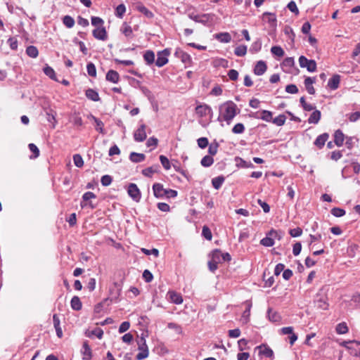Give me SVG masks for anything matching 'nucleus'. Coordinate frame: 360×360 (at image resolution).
Returning a JSON list of instances; mask_svg holds the SVG:
<instances>
[{"mask_svg": "<svg viewBox=\"0 0 360 360\" xmlns=\"http://www.w3.org/2000/svg\"><path fill=\"white\" fill-rule=\"evenodd\" d=\"M145 155L143 153H138L135 152H132L130 153L129 159L133 162H141L145 160Z\"/></svg>", "mask_w": 360, "mask_h": 360, "instance_id": "obj_22", "label": "nucleus"}, {"mask_svg": "<svg viewBox=\"0 0 360 360\" xmlns=\"http://www.w3.org/2000/svg\"><path fill=\"white\" fill-rule=\"evenodd\" d=\"M85 94L86 96L91 101H98L100 100V97L98 92L93 89H88L86 91Z\"/></svg>", "mask_w": 360, "mask_h": 360, "instance_id": "obj_23", "label": "nucleus"}, {"mask_svg": "<svg viewBox=\"0 0 360 360\" xmlns=\"http://www.w3.org/2000/svg\"><path fill=\"white\" fill-rule=\"evenodd\" d=\"M86 336L88 338H93L94 336L97 337L98 339H101L103 335V330L100 328H96L91 330H87L86 333Z\"/></svg>", "mask_w": 360, "mask_h": 360, "instance_id": "obj_21", "label": "nucleus"}, {"mask_svg": "<svg viewBox=\"0 0 360 360\" xmlns=\"http://www.w3.org/2000/svg\"><path fill=\"white\" fill-rule=\"evenodd\" d=\"M146 126L144 124L140 125V127L134 131V139L136 142H143L146 139Z\"/></svg>", "mask_w": 360, "mask_h": 360, "instance_id": "obj_9", "label": "nucleus"}, {"mask_svg": "<svg viewBox=\"0 0 360 360\" xmlns=\"http://www.w3.org/2000/svg\"><path fill=\"white\" fill-rule=\"evenodd\" d=\"M302 250V244L300 242H297L293 245L292 248V253L295 256H297L300 255Z\"/></svg>", "mask_w": 360, "mask_h": 360, "instance_id": "obj_64", "label": "nucleus"}, {"mask_svg": "<svg viewBox=\"0 0 360 360\" xmlns=\"http://www.w3.org/2000/svg\"><path fill=\"white\" fill-rule=\"evenodd\" d=\"M29 149L30 150L31 152H32L34 153V158H37V157H39V150L38 149V148L37 147V146L34 143H30L29 146Z\"/></svg>", "mask_w": 360, "mask_h": 360, "instance_id": "obj_63", "label": "nucleus"}, {"mask_svg": "<svg viewBox=\"0 0 360 360\" xmlns=\"http://www.w3.org/2000/svg\"><path fill=\"white\" fill-rule=\"evenodd\" d=\"M259 118L262 120H264L266 122H271L272 120V112L269 110H262L260 112V116Z\"/></svg>", "mask_w": 360, "mask_h": 360, "instance_id": "obj_36", "label": "nucleus"}, {"mask_svg": "<svg viewBox=\"0 0 360 360\" xmlns=\"http://www.w3.org/2000/svg\"><path fill=\"white\" fill-rule=\"evenodd\" d=\"M271 52L272 54L278 57H283L285 53L283 49L278 46H272L271 49Z\"/></svg>", "mask_w": 360, "mask_h": 360, "instance_id": "obj_43", "label": "nucleus"}, {"mask_svg": "<svg viewBox=\"0 0 360 360\" xmlns=\"http://www.w3.org/2000/svg\"><path fill=\"white\" fill-rule=\"evenodd\" d=\"M197 142H198V146L200 148H205L209 144L208 139L205 137L199 138L197 140Z\"/></svg>", "mask_w": 360, "mask_h": 360, "instance_id": "obj_57", "label": "nucleus"}, {"mask_svg": "<svg viewBox=\"0 0 360 360\" xmlns=\"http://www.w3.org/2000/svg\"><path fill=\"white\" fill-rule=\"evenodd\" d=\"M237 105L233 101H229L224 103L219 106V115L217 120L225 121L227 124H230L237 115Z\"/></svg>", "mask_w": 360, "mask_h": 360, "instance_id": "obj_1", "label": "nucleus"}, {"mask_svg": "<svg viewBox=\"0 0 360 360\" xmlns=\"http://www.w3.org/2000/svg\"><path fill=\"white\" fill-rule=\"evenodd\" d=\"M106 80L113 84H117L120 80V75L115 70H109L105 76Z\"/></svg>", "mask_w": 360, "mask_h": 360, "instance_id": "obj_16", "label": "nucleus"}, {"mask_svg": "<svg viewBox=\"0 0 360 360\" xmlns=\"http://www.w3.org/2000/svg\"><path fill=\"white\" fill-rule=\"evenodd\" d=\"M260 243L265 247H271L274 245V240L271 237L266 236L261 240Z\"/></svg>", "mask_w": 360, "mask_h": 360, "instance_id": "obj_51", "label": "nucleus"}, {"mask_svg": "<svg viewBox=\"0 0 360 360\" xmlns=\"http://www.w3.org/2000/svg\"><path fill=\"white\" fill-rule=\"evenodd\" d=\"M321 119V112L318 110H314L308 119L310 124H317Z\"/></svg>", "mask_w": 360, "mask_h": 360, "instance_id": "obj_25", "label": "nucleus"}, {"mask_svg": "<svg viewBox=\"0 0 360 360\" xmlns=\"http://www.w3.org/2000/svg\"><path fill=\"white\" fill-rule=\"evenodd\" d=\"M264 347L263 350L260 351V354L264 355L266 357L269 358H273L274 357V352L273 350L266 346L264 345H259L256 347V349H262V347Z\"/></svg>", "mask_w": 360, "mask_h": 360, "instance_id": "obj_31", "label": "nucleus"}, {"mask_svg": "<svg viewBox=\"0 0 360 360\" xmlns=\"http://www.w3.org/2000/svg\"><path fill=\"white\" fill-rule=\"evenodd\" d=\"M112 179L110 175H104L101 177V182L104 186H108L112 183Z\"/></svg>", "mask_w": 360, "mask_h": 360, "instance_id": "obj_58", "label": "nucleus"}, {"mask_svg": "<svg viewBox=\"0 0 360 360\" xmlns=\"http://www.w3.org/2000/svg\"><path fill=\"white\" fill-rule=\"evenodd\" d=\"M90 117L95 122V123L96 124V129L99 133L104 134H105V131H104V129H103V126H104L103 122L101 120H100L98 118H96V117H94V115H91Z\"/></svg>", "mask_w": 360, "mask_h": 360, "instance_id": "obj_34", "label": "nucleus"}, {"mask_svg": "<svg viewBox=\"0 0 360 360\" xmlns=\"http://www.w3.org/2000/svg\"><path fill=\"white\" fill-rule=\"evenodd\" d=\"M71 307L72 309L79 311L82 309V304L80 299L77 296H74L70 302Z\"/></svg>", "mask_w": 360, "mask_h": 360, "instance_id": "obj_27", "label": "nucleus"}, {"mask_svg": "<svg viewBox=\"0 0 360 360\" xmlns=\"http://www.w3.org/2000/svg\"><path fill=\"white\" fill-rule=\"evenodd\" d=\"M216 38L224 43H229L231 41V37L228 32H221L216 35Z\"/></svg>", "mask_w": 360, "mask_h": 360, "instance_id": "obj_30", "label": "nucleus"}, {"mask_svg": "<svg viewBox=\"0 0 360 360\" xmlns=\"http://www.w3.org/2000/svg\"><path fill=\"white\" fill-rule=\"evenodd\" d=\"M63 22L68 28H72L75 25V20L70 15H65Z\"/></svg>", "mask_w": 360, "mask_h": 360, "instance_id": "obj_39", "label": "nucleus"}, {"mask_svg": "<svg viewBox=\"0 0 360 360\" xmlns=\"http://www.w3.org/2000/svg\"><path fill=\"white\" fill-rule=\"evenodd\" d=\"M225 178L223 176H219L212 179V184L215 189H219L224 182Z\"/></svg>", "mask_w": 360, "mask_h": 360, "instance_id": "obj_28", "label": "nucleus"}, {"mask_svg": "<svg viewBox=\"0 0 360 360\" xmlns=\"http://www.w3.org/2000/svg\"><path fill=\"white\" fill-rule=\"evenodd\" d=\"M288 8L292 13H295L296 15H297L299 13V10L297 7V5L295 4V1H291L288 3V6H287Z\"/></svg>", "mask_w": 360, "mask_h": 360, "instance_id": "obj_60", "label": "nucleus"}, {"mask_svg": "<svg viewBox=\"0 0 360 360\" xmlns=\"http://www.w3.org/2000/svg\"><path fill=\"white\" fill-rule=\"evenodd\" d=\"M158 166L149 167L142 170V174L145 176L151 177L153 174L158 172Z\"/></svg>", "mask_w": 360, "mask_h": 360, "instance_id": "obj_38", "label": "nucleus"}, {"mask_svg": "<svg viewBox=\"0 0 360 360\" xmlns=\"http://www.w3.org/2000/svg\"><path fill=\"white\" fill-rule=\"evenodd\" d=\"M286 120V117L284 115H279L274 119H272L271 122L276 125L281 127L283 126Z\"/></svg>", "mask_w": 360, "mask_h": 360, "instance_id": "obj_40", "label": "nucleus"}, {"mask_svg": "<svg viewBox=\"0 0 360 360\" xmlns=\"http://www.w3.org/2000/svg\"><path fill=\"white\" fill-rule=\"evenodd\" d=\"M160 161L162 165V167L168 170L171 168L170 162L168 160L167 157L165 155H160Z\"/></svg>", "mask_w": 360, "mask_h": 360, "instance_id": "obj_50", "label": "nucleus"}, {"mask_svg": "<svg viewBox=\"0 0 360 360\" xmlns=\"http://www.w3.org/2000/svg\"><path fill=\"white\" fill-rule=\"evenodd\" d=\"M202 234L208 240H211L212 238V232L207 226H203Z\"/></svg>", "mask_w": 360, "mask_h": 360, "instance_id": "obj_56", "label": "nucleus"}, {"mask_svg": "<svg viewBox=\"0 0 360 360\" xmlns=\"http://www.w3.org/2000/svg\"><path fill=\"white\" fill-rule=\"evenodd\" d=\"M129 195L136 202H139L141 198V194L136 184H129L127 188Z\"/></svg>", "mask_w": 360, "mask_h": 360, "instance_id": "obj_8", "label": "nucleus"}, {"mask_svg": "<svg viewBox=\"0 0 360 360\" xmlns=\"http://www.w3.org/2000/svg\"><path fill=\"white\" fill-rule=\"evenodd\" d=\"M263 20L268 22L269 26L271 27H275L276 26V16L274 13H264L263 14Z\"/></svg>", "mask_w": 360, "mask_h": 360, "instance_id": "obj_11", "label": "nucleus"}, {"mask_svg": "<svg viewBox=\"0 0 360 360\" xmlns=\"http://www.w3.org/2000/svg\"><path fill=\"white\" fill-rule=\"evenodd\" d=\"M211 259L214 262L220 264L225 261H230L231 257L228 252L222 253L220 250L215 249L211 253Z\"/></svg>", "mask_w": 360, "mask_h": 360, "instance_id": "obj_4", "label": "nucleus"}, {"mask_svg": "<svg viewBox=\"0 0 360 360\" xmlns=\"http://www.w3.org/2000/svg\"><path fill=\"white\" fill-rule=\"evenodd\" d=\"M336 332L338 334H345L348 332V327L345 323H339L336 327Z\"/></svg>", "mask_w": 360, "mask_h": 360, "instance_id": "obj_46", "label": "nucleus"}, {"mask_svg": "<svg viewBox=\"0 0 360 360\" xmlns=\"http://www.w3.org/2000/svg\"><path fill=\"white\" fill-rule=\"evenodd\" d=\"M143 58L147 64L150 65L155 62V53L153 51H146L143 55Z\"/></svg>", "mask_w": 360, "mask_h": 360, "instance_id": "obj_32", "label": "nucleus"}, {"mask_svg": "<svg viewBox=\"0 0 360 360\" xmlns=\"http://www.w3.org/2000/svg\"><path fill=\"white\" fill-rule=\"evenodd\" d=\"M141 252H143L146 255H153L155 257H158L159 255V251L156 248H153L151 250L141 248Z\"/></svg>", "mask_w": 360, "mask_h": 360, "instance_id": "obj_55", "label": "nucleus"}, {"mask_svg": "<svg viewBox=\"0 0 360 360\" xmlns=\"http://www.w3.org/2000/svg\"><path fill=\"white\" fill-rule=\"evenodd\" d=\"M96 198V195L93 192L88 191L84 193V195H82V200L83 202H86L91 199H94Z\"/></svg>", "mask_w": 360, "mask_h": 360, "instance_id": "obj_61", "label": "nucleus"}, {"mask_svg": "<svg viewBox=\"0 0 360 360\" xmlns=\"http://www.w3.org/2000/svg\"><path fill=\"white\" fill-rule=\"evenodd\" d=\"M73 162L75 165L77 167H82L84 165L83 158L79 154H75L73 155Z\"/></svg>", "mask_w": 360, "mask_h": 360, "instance_id": "obj_45", "label": "nucleus"}, {"mask_svg": "<svg viewBox=\"0 0 360 360\" xmlns=\"http://www.w3.org/2000/svg\"><path fill=\"white\" fill-rule=\"evenodd\" d=\"M136 9L141 13L144 14L147 18H151L153 17V13L143 4L137 5Z\"/></svg>", "mask_w": 360, "mask_h": 360, "instance_id": "obj_33", "label": "nucleus"}, {"mask_svg": "<svg viewBox=\"0 0 360 360\" xmlns=\"http://www.w3.org/2000/svg\"><path fill=\"white\" fill-rule=\"evenodd\" d=\"M92 34L96 39L101 41H105L108 38L106 30L103 26L97 27L94 29L92 32Z\"/></svg>", "mask_w": 360, "mask_h": 360, "instance_id": "obj_10", "label": "nucleus"}, {"mask_svg": "<svg viewBox=\"0 0 360 360\" xmlns=\"http://www.w3.org/2000/svg\"><path fill=\"white\" fill-rule=\"evenodd\" d=\"M86 70L89 76L95 77L96 76V66L93 63H89L86 65Z\"/></svg>", "mask_w": 360, "mask_h": 360, "instance_id": "obj_44", "label": "nucleus"}, {"mask_svg": "<svg viewBox=\"0 0 360 360\" xmlns=\"http://www.w3.org/2000/svg\"><path fill=\"white\" fill-rule=\"evenodd\" d=\"M120 31L127 37H132V34H133L132 28L127 22H124L122 24V25L120 28Z\"/></svg>", "mask_w": 360, "mask_h": 360, "instance_id": "obj_26", "label": "nucleus"}, {"mask_svg": "<svg viewBox=\"0 0 360 360\" xmlns=\"http://www.w3.org/2000/svg\"><path fill=\"white\" fill-rule=\"evenodd\" d=\"M330 212L334 217H340L345 214V210L339 207L333 208Z\"/></svg>", "mask_w": 360, "mask_h": 360, "instance_id": "obj_49", "label": "nucleus"}, {"mask_svg": "<svg viewBox=\"0 0 360 360\" xmlns=\"http://www.w3.org/2000/svg\"><path fill=\"white\" fill-rule=\"evenodd\" d=\"M104 21L99 17L94 16L91 18V24L94 26L101 27L103 24Z\"/></svg>", "mask_w": 360, "mask_h": 360, "instance_id": "obj_62", "label": "nucleus"}, {"mask_svg": "<svg viewBox=\"0 0 360 360\" xmlns=\"http://www.w3.org/2000/svg\"><path fill=\"white\" fill-rule=\"evenodd\" d=\"M315 82V78L314 77H307L304 79V86L307 91V92L309 94H315V89L313 86V84Z\"/></svg>", "mask_w": 360, "mask_h": 360, "instance_id": "obj_17", "label": "nucleus"}, {"mask_svg": "<svg viewBox=\"0 0 360 360\" xmlns=\"http://www.w3.org/2000/svg\"><path fill=\"white\" fill-rule=\"evenodd\" d=\"M262 48V42L259 39L255 41L251 46L250 51L252 53L258 52Z\"/></svg>", "mask_w": 360, "mask_h": 360, "instance_id": "obj_54", "label": "nucleus"}, {"mask_svg": "<svg viewBox=\"0 0 360 360\" xmlns=\"http://www.w3.org/2000/svg\"><path fill=\"white\" fill-rule=\"evenodd\" d=\"M26 53L31 58H37L38 54H39V51H38V49H37L36 46H29L27 49H26Z\"/></svg>", "mask_w": 360, "mask_h": 360, "instance_id": "obj_37", "label": "nucleus"}, {"mask_svg": "<svg viewBox=\"0 0 360 360\" xmlns=\"http://www.w3.org/2000/svg\"><path fill=\"white\" fill-rule=\"evenodd\" d=\"M267 66L264 61L259 60L257 63L254 68V73L256 75H262L266 71Z\"/></svg>", "mask_w": 360, "mask_h": 360, "instance_id": "obj_12", "label": "nucleus"}, {"mask_svg": "<svg viewBox=\"0 0 360 360\" xmlns=\"http://www.w3.org/2000/svg\"><path fill=\"white\" fill-rule=\"evenodd\" d=\"M143 278L146 282L150 283L153 279V276L149 270L146 269L143 273Z\"/></svg>", "mask_w": 360, "mask_h": 360, "instance_id": "obj_59", "label": "nucleus"}, {"mask_svg": "<svg viewBox=\"0 0 360 360\" xmlns=\"http://www.w3.org/2000/svg\"><path fill=\"white\" fill-rule=\"evenodd\" d=\"M44 72L45 73L46 75L49 77L51 79H56V73H55L54 70L52 68H51L48 65L46 66L44 68Z\"/></svg>", "mask_w": 360, "mask_h": 360, "instance_id": "obj_52", "label": "nucleus"}, {"mask_svg": "<svg viewBox=\"0 0 360 360\" xmlns=\"http://www.w3.org/2000/svg\"><path fill=\"white\" fill-rule=\"evenodd\" d=\"M340 76L339 75H333L328 82V86L331 90H335L339 87Z\"/></svg>", "mask_w": 360, "mask_h": 360, "instance_id": "obj_14", "label": "nucleus"}, {"mask_svg": "<svg viewBox=\"0 0 360 360\" xmlns=\"http://www.w3.org/2000/svg\"><path fill=\"white\" fill-rule=\"evenodd\" d=\"M218 148H219V143L217 142L212 143L209 146L208 153L210 155V156H213L217 154V153L218 151Z\"/></svg>", "mask_w": 360, "mask_h": 360, "instance_id": "obj_48", "label": "nucleus"}, {"mask_svg": "<svg viewBox=\"0 0 360 360\" xmlns=\"http://www.w3.org/2000/svg\"><path fill=\"white\" fill-rule=\"evenodd\" d=\"M326 300L327 299L326 297H320L319 298H317L315 300V303L317 307L323 310L327 309L328 307V304Z\"/></svg>", "mask_w": 360, "mask_h": 360, "instance_id": "obj_24", "label": "nucleus"}, {"mask_svg": "<svg viewBox=\"0 0 360 360\" xmlns=\"http://www.w3.org/2000/svg\"><path fill=\"white\" fill-rule=\"evenodd\" d=\"M153 194L157 198H174L177 196V191L173 189L164 188L163 185L160 183H155L153 185Z\"/></svg>", "mask_w": 360, "mask_h": 360, "instance_id": "obj_3", "label": "nucleus"}, {"mask_svg": "<svg viewBox=\"0 0 360 360\" xmlns=\"http://www.w3.org/2000/svg\"><path fill=\"white\" fill-rule=\"evenodd\" d=\"M355 345L358 349V353H356L355 355L358 356L360 358V343L356 341H345L342 343V345L347 347V349H352L353 347L352 345Z\"/></svg>", "mask_w": 360, "mask_h": 360, "instance_id": "obj_29", "label": "nucleus"}, {"mask_svg": "<svg viewBox=\"0 0 360 360\" xmlns=\"http://www.w3.org/2000/svg\"><path fill=\"white\" fill-rule=\"evenodd\" d=\"M195 114L199 118V124L203 127H207L212 121L213 117V111L212 108L205 104H199L195 107Z\"/></svg>", "mask_w": 360, "mask_h": 360, "instance_id": "obj_2", "label": "nucleus"}, {"mask_svg": "<svg viewBox=\"0 0 360 360\" xmlns=\"http://www.w3.org/2000/svg\"><path fill=\"white\" fill-rule=\"evenodd\" d=\"M329 138V135L327 133H323L319 135L314 141V145L317 146L319 149L322 148L327 140Z\"/></svg>", "mask_w": 360, "mask_h": 360, "instance_id": "obj_15", "label": "nucleus"}, {"mask_svg": "<svg viewBox=\"0 0 360 360\" xmlns=\"http://www.w3.org/2000/svg\"><path fill=\"white\" fill-rule=\"evenodd\" d=\"M53 326L56 331V335L58 338H62L63 336V331L60 327V321L59 319V317L57 314H54L53 316Z\"/></svg>", "mask_w": 360, "mask_h": 360, "instance_id": "obj_19", "label": "nucleus"}, {"mask_svg": "<svg viewBox=\"0 0 360 360\" xmlns=\"http://www.w3.org/2000/svg\"><path fill=\"white\" fill-rule=\"evenodd\" d=\"M126 12V7L124 4H120L117 6L115 10V15L116 16L122 18Z\"/></svg>", "mask_w": 360, "mask_h": 360, "instance_id": "obj_47", "label": "nucleus"}, {"mask_svg": "<svg viewBox=\"0 0 360 360\" xmlns=\"http://www.w3.org/2000/svg\"><path fill=\"white\" fill-rule=\"evenodd\" d=\"M345 140V135L342 131L340 129L335 131L334 134V142L336 146L340 147L343 145Z\"/></svg>", "mask_w": 360, "mask_h": 360, "instance_id": "obj_20", "label": "nucleus"}, {"mask_svg": "<svg viewBox=\"0 0 360 360\" xmlns=\"http://www.w3.org/2000/svg\"><path fill=\"white\" fill-rule=\"evenodd\" d=\"M267 316L269 319L272 322H276L280 320V316L276 311H274L272 309H269L267 311Z\"/></svg>", "mask_w": 360, "mask_h": 360, "instance_id": "obj_41", "label": "nucleus"}, {"mask_svg": "<svg viewBox=\"0 0 360 360\" xmlns=\"http://www.w3.org/2000/svg\"><path fill=\"white\" fill-rule=\"evenodd\" d=\"M170 52L167 49H164L162 51H158L157 54V60H155V65L161 68L168 63V56Z\"/></svg>", "mask_w": 360, "mask_h": 360, "instance_id": "obj_7", "label": "nucleus"}, {"mask_svg": "<svg viewBox=\"0 0 360 360\" xmlns=\"http://www.w3.org/2000/svg\"><path fill=\"white\" fill-rule=\"evenodd\" d=\"M214 163V159L210 155H205L200 161V164L202 167H208Z\"/></svg>", "mask_w": 360, "mask_h": 360, "instance_id": "obj_35", "label": "nucleus"}, {"mask_svg": "<svg viewBox=\"0 0 360 360\" xmlns=\"http://www.w3.org/2000/svg\"><path fill=\"white\" fill-rule=\"evenodd\" d=\"M247 53V46L245 45H240L235 49L234 53L237 56H244Z\"/></svg>", "mask_w": 360, "mask_h": 360, "instance_id": "obj_42", "label": "nucleus"}, {"mask_svg": "<svg viewBox=\"0 0 360 360\" xmlns=\"http://www.w3.org/2000/svg\"><path fill=\"white\" fill-rule=\"evenodd\" d=\"M245 131V127L242 123H238L234 125L232 129V132L233 134H242Z\"/></svg>", "mask_w": 360, "mask_h": 360, "instance_id": "obj_53", "label": "nucleus"}, {"mask_svg": "<svg viewBox=\"0 0 360 360\" xmlns=\"http://www.w3.org/2000/svg\"><path fill=\"white\" fill-rule=\"evenodd\" d=\"M138 346H139V350H140V352H139L136 356V359L137 360H142L148 356L149 352L148 348L146 342V340L144 338H141L138 341Z\"/></svg>", "mask_w": 360, "mask_h": 360, "instance_id": "obj_5", "label": "nucleus"}, {"mask_svg": "<svg viewBox=\"0 0 360 360\" xmlns=\"http://www.w3.org/2000/svg\"><path fill=\"white\" fill-rule=\"evenodd\" d=\"M299 64L301 68H306L310 72L316 70V63L314 60H309L305 56H301L299 58Z\"/></svg>", "mask_w": 360, "mask_h": 360, "instance_id": "obj_6", "label": "nucleus"}, {"mask_svg": "<svg viewBox=\"0 0 360 360\" xmlns=\"http://www.w3.org/2000/svg\"><path fill=\"white\" fill-rule=\"evenodd\" d=\"M82 359L84 360H90L92 357L91 349L87 342H84L82 348Z\"/></svg>", "mask_w": 360, "mask_h": 360, "instance_id": "obj_13", "label": "nucleus"}, {"mask_svg": "<svg viewBox=\"0 0 360 360\" xmlns=\"http://www.w3.org/2000/svg\"><path fill=\"white\" fill-rule=\"evenodd\" d=\"M170 301L176 304H180L183 302V298L179 293L174 291H169L167 293Z\"/></svg>", "mask_w": 360, "mask_h": 360, "instance_id": "obj_18", "label": "nucleus"}]
</instances>
